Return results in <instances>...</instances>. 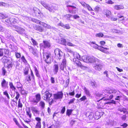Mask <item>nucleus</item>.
<instances>
[{"label":"nucleus","instance_id":"f257e3e1","mask_svg":"<svg viewBox=\"0 0 128 128\" xmlns=\"http://www.w3.org/2000/svg\"><path fill=\"white\" fill-rule=\"evenodd\" d=\"M112 93L116 94H118L117 91L115 89L112 88H106L102 94L99 92L96 93V96L97 97H102L100 100H108V101L105 103V104H108L112 105V104H116V101L114 100H111L113 97L112 94L110 95L109 97L108 98V94H110Z\"/></svg>","mask_w":128,"mask_h":128},{"label":"nucleus","instance_id":"f03ea898","mask_svg":"<svg viewBox=\"0 0 128 128\" xmlns=\"http://www.w3.org/2000/svg\"><path fill=\"white\" fill-rule=\"evenodd\" d=\"M89 62L94 63L93 66L97 70L100 71L102 68L101 61L94 56L90 57Z\"/></svg>","mask_w":128,"mask_h":128},{"label":"nucleus","instance_id":"7ed1b4c3","mask_svg":"<svg viewBox=\"0 0 128 128\" xmlns=\"http://www.w3.org/2000/svg\"><path fill=\"white\" fill-rule=\"evenodd\" d=\"M74 58L73 59V61L74 63L76 64L78 66L80 67L81 68L85 67L82 65L80 62L79 60H81V58L78 54L77 53H74Z\"/></svg>","mask_w":128,"mask_h":128},{"label":"nucleus","instance_id":"20e7f679","mask_svg":"<svg viewBox=\"0 0 128 128\" xmlns=\"http://www.w3.org/2000/svg\"><path fill=\"white\" fill-rule=\"evenodd\" d=\"M41 98L40 94H37L32 98L31 102L32 104L36 105L40 100Z\"/></svg>","mask_w":128,"mask_h":128},{"label":"nucleus","instance_id":"39448f33","mask_svg":"<svg viewBox=\"0 0 128 128\" xmlns=\"http://www.w3.org/2000/svg\"><path fill=\"white\" fill-rule=\"evenodd\" d=\"M50 54L45 53L44 54V61L48 64H50L51 62Z\"/></svg>","mask_w":128,"mask_h":128},{"label":"nucleus","instance_id":"423d86ee","mask_svg":"<svg viewBox=\"0 0 128 128\" xmlns=\"http://www.w3.org/2000/svg\"><path fill=\"white\" fill-rule=\"evenodd\" d=\"M40 3L44 7L50 12H52L53 10V9H55L54 7L53 6H52V5L48 4H46L44 2L41 1Z\"/></svg>","mask_w":128,"mask_h":128},{"label":"nucleus","instance_id":"0eeeda50","mask_svg":"<svg viewBox=\"0 0 128 128\" xmlns=\"http://www.w3.org/2000/svg\"><path fill=\"white\" fill-rule=\"evenodd\" d=\"M52 96V94L48 91H46L44 94L43 96V99L44 100L49 102L50 100V98Z\"/></svg>","mask_w":128,"mask_h":128},{"label":"nucleus","instance_id":"6e6552de","mask_svg":"<svg viewBox=\"0 0 128 128\" xmlns=\"http://www.w3.org/2000/svg\"><path fill=\"white\" fill-rule=\"evenodd\" d=\"M54 95V98L55 99H60L62 98L63 94L62 92H58Z\"/></svg>","mask_w":128,"mask_h":128},{"label":"nucleus","instance_id":"1a4fd4ad","mask_svg":"<svg viewBox=\"0 0 128 128\" xmlns=\"http://www.w3.org/2000/svg\"><path fill=\"white\" fill-rule=\"evenodd\" d=\"M54 53L55 55L57 56L59 59L61 58V57L63 54V52L58 48H56L55 50Z\"/></svg>","mask_w":128,"mask_h":128},{"label":"nucleus","instance_id":"9d476101","mask_svg":"<svg viewBox=\"0 0 128 128\" xmlns=\"http://www.w3.org/2000/svg\"><path fill=\"white\" fill-rule=\"evenodd\" d=\"M9 51L4 48H0V56L2 57L4 56L5 54L6 55H8L9 53Z\"/></svg>","mask_w":128,"mask_h":128},{"label":"nucleus","instance_id":"9b49d317","mask_svg":"<svg viewBox=\"0 0 128 128\" xmlns=\"http://www.w3.org/2000/svg\"><path fill=\"white\" fill-rule=\"evenodd\" d=\"M66 60L65 59H64L62 62L61 63L60 67V70L63 71L64 68L66 67Z\"/></svg>","mask_w":128,"mask_h":128},{"label":"nucleus","instance_id":"f8f14e48","mask_svg":"<svg viewBox=\"0 0 128 128\" xmlns=\"http://www.w3.org/2000/svg\"><path fill=\"white\" fill-rule=\"evenodd\" d=\"M118 110L125 114H128V110L122 107H120L118 109Z\"/></svg>","mask_w":128,"mask_h":128},{"label":"nucleus","instance_id":"ddd939ff","mask_svg":"<svg viewBox=\"0 0 128 128\" xmlns=\"http://www.w3.org/2000/svg\"><path fill=\"white\" fill-rule=\"evenodd\" d=\"M59 70V67L58 64H55L53 66V71L54 74H56Z\"/></svg>","mask_w":128,"mask_h":128},{"label":"nucleus","instance_id":"4468645a","mask_svg":"<svg viewBox=\"0 0 128 128\" xmlns=\"http://www.w3.org/2000/svg\"><path fill=\"white\" fill-rule=\"evenodd\" d=\"M43 46L44 48H48L50 46V43L48 41L44 40L43 41Z\"/></svg>","mask_w":128,"mask_h":128},{"label":"nucleus","instance_id":"2eb2a0df","mask_svg":"<svg viewBox=\"0 0 128 128\" xmlns=\"http://www.w3.org/2000/svg\"><path fill=\"white\" fill-rule=\"evenodd\" d=\"M104 14L106 15L108 18H110L111 12L110 11L107 9H105L104 10Z\"/></svg>","mask_w":128,"mask_h":128},{"label":"nucleus","instance_id":"dca6fc26","mask_svg":"<svg viewBox=\"0 0 128 128\" xmlns=\"http://www.w3.org/2000/svg\"><path fill=\"white\" fill-rule=\"evenodd\" d=\"M84 90V92L87 96L88 97H91V95L88 89L86 88L85 86L83 88Z\"/></svg>","mask_w":128,"mask_h":128},{"label":"nucleus","instance_id":"f3484780","mask_svg":"<svg viewBox=\"0 0 128 128\" xmlns=\"http://www.w3.org/2000/svg\"><path fill=\"white\" fill-rule=\"evenodd\" d=\"M90 57L88 56H83L81 59L84 62L88 63L89 62Z\"/></svg>","mask_w":128,"mask_h":128},{"label":"nucleus","instance_id":"a211bd4d","mask_svg":"<svg viewBox=\"0 0 128 128\" xmlns=\"http://www.w3.org/2000/svg\"><path fill=\"white\" fill-rule=\"evenodd\" d=\"M2 62L4 63H8L10 61L9 59L5 56H4L2 58Z\"/></svg>","mask_w":128,"mask_h":128},{"label":"nucleus","instance_id":"6ab92c4d","mask_svg":"<svg viewBox=\"0 0 128 128\" xmlns=\"http://www.w3.org/2000/svg\"><path fill=\"white\" fill-rule=\"evenodd\" d=\"M18 19L17 18H10V24L18 23Z\"/></svg>","mask_w":128,"mask_h":128},{"label":"nucleus","instance_id":"aec40b11","mask_svg":"<svg viewBox=\"0 0 128 128\" xmlns=\"http://www.w3.org/2000/svg\"><path fill=\"white\" fill-rule=\"evenodd\" d=\"M33 10L34 13L36 15H38V14L42 15V13H41L39 10L36 7H34L33 8Z\"/></svg>","mask_w":128,"mask_h":128},{"label":"nucleus","instance_id":"412c9836","mask_svg":"<svg viewBox=\"0 0 128 128\" xmlns=\"http://www.w3.org/2000/svg\"><path fill=\"white\" fill-rule=\"evenodd\" d=\"M8 82H6V80L4 79L1 82V86L2 87L6 88L8 86Z\"/></svg>","mask_w":128,"mask_h":128},{"label":"nucleus","instance_id":"4be33fe9","mask_svg":"<svg viewBox=\"0 0 128 128\" xmlns=\"http://www.w3.org/2000/svg\"><path fill=\"white\" fill-rule=\"evenodd\" d=\"M31 109L33 112H34L36 114H39L40 111L37 110L36 107L32 106L31 107Z\"/></svg>","mask_w":128,"mask_h":128},{"label":"nucleus","instance_id":"5701e85b","mask_svg":"<svg viewBox=\"0 0 128 128\" xmlns=\"http://www.w3.org/2000/svg\"><path fill=\"white\" fill-rule=\"evenodd\" d=\"M89 84L91 85L94 88H96L97 86V85L96 84L94 80L91 81L90 82V84Z\"/></svg>","mask_w":128,"mask_h":128},{"label":"nucleus","instance_id":"b1692460","mask_svg":"<svg viewBox=\"0 0 128 128\" xmlns=\"http://www.w3.org/2000/svg\"><path fill=\"white\" fill-rule=\"evenodd\" d=\"M106 124L108 125L109 126H112L114 125V122L112 120H108L106 121Z\"/></svg>","mask_w":128,"mask_h":128},{"label":"nucleus","instance_id":"393cba45","mask_svg":"<svg viewBox=\"0 0 128 128\" xmlns=\"http://www.w3.org/2000/svg\"><path fill=\"white\" fill-rule=\"evenodd\" d=\"M16 31L19 33L21 34H23L25 33V30L23 28H20L19 30H16Z\"/></svg>","mask_w":128,"mask_h":128},{"label":"nucleus","instance_id":"a878e982","mask_svg":"<svg viewBox=\"0 0 128 128\" xmlns=\"http://www.w3.org/2000/svg\"><path fill=\"white\" fill-rule=\"evenodd\" d=\"M5 36L6 37L9 39H10L12 38V37L11 36L10 32H7L5 33Z\"/></svg>","mask_w":128,"mask_h":128},{"label":"nucleus","instance_id":"bb28decb","mask_svg":"<svg viewBox=\"0 0 128 128\" xmlns=\"http://www.w3.org/2000/svg\"><path fill=\"white\" fill-rule=\"evenodd\" d=\"M41 25L43 26L44 27L47 28L48 29L51 28V27L50 26L44 22H42L41 23Z\"/></svg>","mask_w":128,"mask_h":128},{"label":"nucleus","instance_id":"cd10ccee","mask_svg":"<svg viewBox=\"0 0 128 128\" xmlns=\"http://www.w3.org/2000/svg\"><path fill=\"white\" fill-rule=\"evenodd\" d=\"M16 96L15 98L16 99V101H15L14 100H13V102H16V103H17L16 102L17 101L18 99L19 98L20 96V94H19V93L17 92H16Z\"/></svg>","mask_w":128,"mask_h":128},{"label":"nucleus","instance_id":"c85d7f7f","mask_svg":"<svg viewBox=\"0 0 128 128\" xmlns=\"http://www.w3.org/2000/svg\"><path fill=\"white\" fill-rule=\"evenodd\" d=\"M32 20L33 22L37 24H39L41 25V23L42 22H41L40 20L35 18L32 19Z\"/></svg>","mask_w":128,"mask_h":128},{"label":"nucleus","instance_id":"c756f323","mask_svg":"<svg viewBox=\"0 0 128 128\" xmlns=\"http://www.w3.org/2000/svg\"><path fill=\"white\" fill-rule=\"evenodd\" d=\"M60 43L63 45L66 46V40L63 38H61L60 39Z\"/></svg>","mask_w":128,"mask_h":128},{"label":"nucleus","instance_id":"7c9ffc66","mask_svg":"<svg viewBox=\"0 0 128 128\" xmlns=\"http://www.w3.org/2000/svg\"><path fill=\"white\" fill-rule=\"evenodd\" d=\"M114 8L116 10H118L123 9L124 7L122 5H115L114 6Z\"/></svg>","mask_w":128,"mask_h":128},{"label":"nucleus","instance_id":"2f4dec72","mask_svg":"<svg viewBox=\"0 0 128 128\" xmlns=\"http://www.w3.org/2000/svg\"><path fill=\"white\" fill-rule=\"evenodd\" d=\"M26 114L30 118H31L32 116V114L30 112V109L29 108H28V110H26Z\"/></svg>","mask_w":128,"mask_h":128},{"label":"nucleus","instance_id":"473e14b6","mask_svg":"<svg viewBox=\"0 0 128 128\" xmlns=\"http://www.w3.org/2000/svg\"><path fill=\"white\" fill-rule=\"evenodd\" d=\"M45 104L44 102L42 101H41L39 103V106H40L42 108H44Z\"/></svg>","mask_w":128,"mask_h":128},{"label":"nucleus","instance_id":"72a5a7b5","mask_svg":"<svg viewBox=\"0 0 128 128\" xmlns=\"http://www.w3.org/2000/svg\"><path fill=\"white\" fill-rule=\"evenodd\" d=\"M9 86L10 88H11L12 90H16V88L14 86L12 82H10Z\"/></svg>","mask_w":128,"mask_h":128},{"label":"nucleus","instance_id":"f704fd0d","mask_svg":"<svg viewBox=\"0 0 128 128\" xmlns=\"http://www.w3.org/2000/svg\"><path fill=\"white\" fill-rule=\"evenodd\" d=\"M31 79L29 75L26 76L25 80L26 82H27L29 83L30 81H31Z\"/></svg>","mask_w":128,"mask_h":128},{"label":"nucleus","instance_id":"c9c22d12","mask_svg":"<svg viewBox=\"0 0 128 128\" xmlns=\"http://www.w3.org/2000/svg\"><path fill=\"white\" fill-rule=\"evenodd\" d=\"M29 69L28 68L26 67L24 70V74L25 75H27Z\"/></svg>","mask_w":128,"mask_h":128},{"label":"nucleus","instance_id":"e433bc0d","mask_svg":"<svg viewBox=\"0 0 128 128\" xmlns=\"http://www.w3.org/2000/svg\"><path fill=\"white\" fill-rule=\"evenodd\" d=\"M12 62L11 61L7 64V68L8 69L11 68L12 67Z\"/></svg>","mask_w":128,"mask_h":128},{"label":"nucleus","instance_id":"4c0bfd02","mask_svg":"<svg viewBox=\"0 0 128 128\" xmlns=\"http://www.w3.org/2000/svg\"><path fill=\"white\" fill-rule=\"evenodd\" d=\"M6 73V71L4 67H3L2 69V74L3 76L5 75Z\"/></svg>","mask_w":128,"mask_h":128},{"label":"nucleus","instance_id":"58836bf2","mask_svg":"<svg viewBox=\"0 0 128 128\" xmlns=\"http://www.w3.org/2000/svg\"><path fill=\"white\" fill-rule=\"evenodd\" d=\"M73 110L72 109L67 110L66 111V114L68 115V116H69L71 114Z\"/></svg>","mask_w":128,"mask_h":128},{"label":"nucleus","instance_id":"ea45409f","mask_svg":"<svg viewBox=\"0 0 128 128\" xmlns=\"http://www.w3.org/2000/svg\"><path fill=\"white\" fill-rule=\"evenodd\" d=\"M34 70L36 74V75L37 77H39L40 76V74L38 73V70L37 68L36 67H35L34 68Z\"/></svg>","mask_w":128,"mask_h":128},{"label":"nucleus","instance_id":"a19ab883","mask_svg":"<svg viewBox=\"0 0 128 128\" xmlns=\"http://www.w3.org/2000/svg\"><path fill=\"white\" fill-rule=\"evenodd\" d=\"M6 14L0 13V19H4L6 18Z\"/></svg>","mask_w":128,"mask_h":128},{"label":"nucleus","instance_id":"79ce46f5","mask_svg":"<svg viewBox=\"0 0 128 128\" xmlns=\"http://www.w3.org/2000/svg\"><path fill=\"white\" fill-rule=\"evenodd\" d=\"M3 94L7 97L8 99L9 100L10 99V97L7 90H6L3 92Z\"/></svg>","mask_w":128,"mask_h":128},{"label":"nucleus","instance_id":"37998d69","mask_svg":"<svg viewBox=\"0 0 128 128\" xmlns=\"http://www.w3.org/2000/svg\"><path fill=\"white\" fill-rule=\"evenodd\" d=\"M87 98L86 96H83L82 98L79 99V100L81 101H84L87 100Z\"/></svg>","mask_w":128,"mask_h":128},{"label":"nucleus","instance_id":"c03bdc74","mask_svg":"<svg viewBox=\"0 0 128 128\" xmlns=\"http://www.w3.org/2000/svg\"><path fill=\"white\" fill-rule=\"evenodd\" d=\"M100 48H98V50H100V51L106 53L108 51L105 50L103 49L101 46H100Z\"/></svg>","mask_w":128,"mask_h":128},{"label":"nucleus","instance_id":"a18cd8bd","mask_svg":"<svg viewBox=\"0 0 128 128\" xmlns=\"http://www.w3.org/2000/svg\"><path fill=\"white\" fill-rule=\"evenodd\" d=\"M104 36L103 34L102 33H99L96 34V36L99 38L102 37Z\"/></svg>","mask_w":128,"mask_h":128},{"label":"nucleus","instance_id":"49530a36","mask_svg":"<svg viewBox=\"0 0 128 128\" xmlns=\"http://www.w3.org/2000/svg\"><path fill=\"white\" fill-rule=\"evenodd\" d=\"M31 40L34 45L36 46L37 45L38 43H37L36 42L35 40H34L32 38H31Z\"/></svg>","mask_w":128,"mask_h":128},{"label":"nucleus","instance_id":"de8ad7c7","mask_svg":"<svg viewBox=\"0 0 128 128\" xmlns=\"http://www.w3.org/2000/svg\"><path fill=\"white\" fill-rule=\"evenodd\" d=\"M21 59L24 63L26 64L27 63V62L25 59L24 56H22L21 58Z\"/></svg>","mask_w":128,"mask_h":128},{"label":"nucleus","instance_id":"09e8293b","mask_svg":"<svg viewBox=\"0 0 128 128\" xmlns=\"http://www.w3.org/2000/svg\"><path fill=\"white\" fill-rule=\"evenodd\" d=\"M37 50L36 49H34L33 48L32 50V53L34 55L36 56L37 54Z\"/></svg>","mask_w":128,"mask_h":128},{"label":"nucleus","instance_id":"8fccbe9b","mask_svg":"<svg viewBox=\"0 0 128 128\" xmlns=\"http://www.w3.org/2000/svg\"><path fill=\"white\" fill-rule=\"evenodd\" d=\"M37 30L39 31L40 32H42L43 30V29L42 27L39 26H38V28Z\"/></svg>","mask_w":128,"mask_h":128},{"label":"nucleus","instance_id":"3c124183","mask_svg":"<svg viewBox=\"0 0 128 128\" xmlns=\"http://www.w3.org/2000/svg\"><path fill=\"white\" fill-rule=\"evenodd\" d=\"M75 100L76 99L74 98H73L72 99H70V101L68 103V104H70L74 103Z\"/></svg>","mask_w":128,"mask_h":128},{"label":"nucleus","instance_id":"603ef678","mask_svg":"<svg viewBox=\"0 0 128 128\" xmlns=\"http://www.w3.org/2000/svg\"><path fill=\"white\" fill-rule=\"evenodd\" d=\"M63 28H64L68 29H70V27L69 25L67 24H64Z\"/></svg>","mask_w":128,"mask_h":128},{"label":"nucleus","instance_id":"864d4df0","mask_svg":"<svg viewBox=\"0 0 128 128\" xmlns=\"http://www.w3.org/2000/svg\"><path fill=\"white\" fill-rule=\"evenodd\" d=\"M12 47V48L11 50L13 51H16L17 50L18 48L16 46H14Z\"/></svg>","mask_w":128,"mask_h":128},{"label":"nucleus","instance_id":"5fc2aeb1","mask_svg":"<svg viewBox=\"0 0 128 128\" xmlns=\"http://www.w3.org/2000/svg\"><path fill=\"white\" fill-rule=\"evenodd\" d=\"M35 119L38 121V122L37 123H39L40 124H41V119L40 118L38 117H36Z\"/></svg>","mask_w":128,"mask_h":128},{"label":"nucleus","instance_id":"6e6d98bb","mask_svg":"<svg viewBox=\"0 0 128 128\" xmlns=\"http://www.w3.org/2000/svg\"><path fill=\"white\" fill-rule=\"evenodd\" d=\"M41 124H40L39 123H37L36 126L35 128H41Z\"/></svg>","mask_w":128,"mask_h":128},{"label":"nucleus","instance_id":"4d7b16f0","mask_svg":"<svg viewBox=\"0 0 128 128\" xmlns=\"http://www.w3.org/2000/svg\"><path fill=\"white\" fill-rule=\"evenodd\" d=\"M72 15L70 14H67L65 16V17L68 20H69L70 18L71 17Z\"/></svg>","mask_w":128,"mask_h":128},{"label":"nucleus","instance_id":"13d9d810","mask_svg":"<svg viewBox=\"0 0 128 128\" xmlns=\"http://www.w3.org/2000/svg\"><path fill=\"white\" fill-rule=\"evenodd\" d=\"M87 8L90 11V10H92L93 11V10L92 9V8L88 4L87 5V6H86Z\"/></svg>","mask_w":128,"mask_h":128},{"label":"nucleus","instance_id":"bf43d9fd","mask_svg":"<svg viewBox=\"0 0 128 128\" xmlns=\"http://www.w3.org/2000/svg\"><path fill=\"white\" fill-rule=\"evenodd\" d=\"M66 110V108L65 106L61 110L60 112L61 114H63L64 113Z\"/></svg>","mask_w":128,"mask_h":128},{"label":"nucleus","instance_id":"052dcab7","mask_svg":"<svg viewBox=\"0 0 128 128\" xmlns=\"http://www.w3.org/2000/svg\"><path fill=\"white\" fill-rule=\"evenodd\" d=\"M116 98H115V100H119L120 98L122 97V96H116Z\"/></svg>","mask_w":128,"mask_h":128},{"label":"nucleus","instance_id":"680f3d73","mask_svg":"<svg viewBox=\"0 0 128 128\" xmlns=\"http://www.w3.org/2000/svg\"><path fill=\"white\" fill-rule=\"evenodd\" d=\"M15 55L16 57L17 58H19L20 56V54L19 53H16L15 52Z\"/></svg>","mask_w":128,"mask_h":128},{"label":"nucleus","instance_id":"e2e57ef3","mask_svg":"<svg viewBox=\"0 0 128 128\" xmlns=\"http://www.w3.org/2000/svg\"><path fill=\"white\" fill-rule=\"evenodd\" d=\"M93 115L92 114H90L88 116V118L90 120H92L93 118Z\"/></svg>","mask_w":128,"mask_h":128},{"label":"nucleus","instance_id":"0e129e2a","mask_svg":"<svg viewBox=\"0 0 128 128\" xmlns=\"http://www.w3.org/2000/svg\"><path fill=\"white\" fill-rule=\"evenodd\" d=\"M8 4L2 2V6H4L5 7H7L8 6Z\"/></svg>","mask_w":128,"mask_h":128},{"label":"nucleus","instance_id":"69168bd1","mask_svg":"<svg viewBox=\"0 0 128 128\" xmlns=\"http://www.w3.org/2000/svg\"><path fill=\"white\" fill-rule=\"evenodd\" d=\"M100 8L98 6H96L94 8V10L96 12H98L100 10Z\"/></svg>","mask_w":128,"mask_h":128},{"label":"nucleus","instance_id":"338daca9","mask_svg":"<svg viewBox=\"0 0 128 128\" xmlns=\"http://www.w3.org/2000/svg\"><path fill=\"white\" fill-rule=\"evenodd\" d=\"M51 82L52 84H54L55 82L54 78L53 77H51L50 79Z\"/></svg>","mask_w":128,"mask_h":128},{"label":"nucleus","instance_id":"774afa93","mask_svg":"<svg viewBox=\"0 0 128 128\" xmlns=\"http://www.w3.org/2000/svg\"><path fill=\"white\" fill-rule=\"evenodd\" d=\"M126 115H124L121 117V118L122 120L124 121L126 120Z\"/></svg>","mask_w":128,"mask_h":128}]
</instances>
